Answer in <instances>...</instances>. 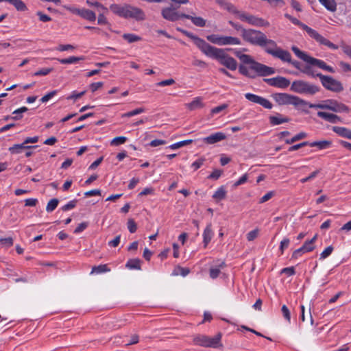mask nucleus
I'll list each match as a JSON object with an SVG mask.
<instances>
[{
    "instance_id": "9b49d317",
    "label": "nucleus",
    "mask_w": 351,
    "mask_h": 351,
    "mask_svg": "<svg viewBox=\"0 0 351 351\" xmlns=\"http://www.w3.org/2000/svg\"><path fill=\"white\" fill-rule=\"evenodd\" d=\"M123 18L133 19L136 21H143L145 19V14L141 9L128 4H125V14Z\"/></svg>"
},
{
    "instance_id": "a878e982",
    "label": "nucleus",
    "mask_w": 351,
    "mask_h": 351,
    "mask_svg": "<svg viewBox=\"0 0 351 351\" xmlns=\"http://www.w3.org/2000/svg\"><path fill=\"white\" fill-rule=\"evenodd\" d=\"M225 265V263L223 261H221L218 265L212 266L209 269L210 277L212 279L217 278L221 273V269H223Z\"/></svg>"
},
{
    "instance_id": "72a5a7b5",
    "label": "nucleus",
    "mask_w": 351,
    "mask_h": 351,
    "mask_svg": "<svg viewBox=\"0 0 351 351\" xmlns=\"http://www.w3.org/2000/svg\"><path fill=\"white\" fill-rule=\"evenodd\" d=\"M208 336L204 335H197L193 337V341L195 345L206 347V341Z\"/></svg>"
},
{
    "instance_id": "58836bf2",
    "label": "nucleus",
    "mask_w": 351,
    "mask_h": 351,
    "mask_svg": "<svg viewBox=\"0 0 351 351\" xmlns=\"http://www.w3.org/2000/svg\"><path fill=\"white\" fill-rule=\"evenodd\" d=\"M188 108L191 110L202 108L203 106L202 99L200 97H195L191 103L187 104Z\"/></svg>"
},
{
    "instance_id": "393cba45",
    "label": "nucleus",
    "mask_w": 351,
    "mask_h": 351,
    "mask_svg": "<svg viewBox=\"0 0 351 351\" xmlns=\"http://www.w3.org/2000/svg\"><path fill=\"white\" fill-rule=\"evenodd\" d=\"M269 119V123L271 125H278L289 121V118L284 117L280 114H277L275 116H270Z\"/></svg>"
},
{
    "instance_id": "5701e85b",
    "label": "nucleus",
    "mask_w": 351,
    "mask_h": 351,
    "mask_svg": "<svg viewBox=\"0 0 351 351\" xmlns=\"http://www.w3.org/2000/svg\"><path fill=\"white\" fill-rule=\"evenodd\" d=\"M317 116L332 123H336L340 121V118L337 115L326 112L319 111Z\"/></svg>"
},
{
    "instance_id": "f3484780",
    "label": "nucleus",
    "mask_w": 351,
    "mask_h": 351,
    "mask_svg": "<svg viewBox=\"0 0 351 351\" xmlns=\"http://www.w3.org/2000/svg\"><path fill=\"white\" fill-rule=\"evenodd\" d=\"M226 138V136L221 132H218L210 134L202 139L203 142L207 144H215Z\"/></svg>"
},
{
    "instance_id": "774afa93",
    "label": "nucleus",
    "mask_w": 351,
    "mask_h": 351,
    "mask_svg": "<svg viewBox=\"0 0 351 351\" xmlns=\"http://www.w3.org/2000/svg\"><path fill=\"white\" fill-rule=\"evenodd\" d=\"M341 47L342 51H343V53L345 54H346L348 56H349L350 58H351V46L343 43L341 45Z\"/></svg>"
},
{
    "instance_id": "052dcab7",
    "label": "nucleus",
    "mask_w": 351,
    "mask_h": 351,
    "mask_svg": "<svg viewBox=\"0 0 351 351\" xmlns=\"http://www.w3.org/2000/svg\"><path fill=\"white\" fill-rule=\"evenodd\" d=\"M56 94H57V90L51 91V92L48 93L47 94H46L45 95H44L40 99V101L42 103H45V102L48 101L50 99H51L53 96H55Z\"/></svg>"
},
{
    "instance_id": "7c9ffc66",
    "label": "nucleus",
    "mask_w": 351,
    "mask_h": 351,
    "mask_svg": "<svg viewBox=\"0 0 351 351\" xmlns=\"http://www.w3.org/2000/svg\"><path fill=\"white\" fill-rule=\"evenodd\" d=\"M319 2L328 11L334 12L337 10L335 0H318Z\"/></svg>"
},
{
    "instance_id": "c756f323",
    "label": "nucleus",
    "mask_w": 351,
    "mask_h": 351,
    "mask_svg": "<svg viewBox=\"0 0 351 351\" xmlns=\"http://www.w3.org/2000/svg\"><path fill=\"white\" fill-rule=\"evenodd\" d=\"M36 146L25 145V143L15 144L12 147H10L8 150L12 154H17L22 152L23 149H30L35 147Z\"/></svg>"
},
{
    "instance_id": "5fc2aeb1",
    "label": "nucleus",
    "mask_w": 351,
    "mask_h": 351,
    "mask_svg": "<svg viewBox=\"0 0 351 351\" xmlns=\"http://www.w3.org/2000/svg\"><path fill=\"white\" fill-rule=\"evenodd\" d=\"M77 200L76 199H73L70 202H69L67 204H66L65 205H64L61 209L63 210V211H67V210H70L73 208H74L75 206H76V204H77Z\"/></svg>"
},
{
    "instance_id": "7ed1b4c3",
    "label": "nucleus",
    "mask_w": 351,
    "mask_h": 351,
    "mask_svg": "<svg viewBox=\"0 0 351 351\" xmlns=\"http://www.w3.org/2000/svg\"><path fill=\"white\" fill-rule=\"evenodd\" d=\"M291 21L294 25H298L302 29L305 30L308 35L319 45L327 46L328 48L334 50L338 49V46L337 45L331 43L329 40L322 36L318 32L302 23L298 19L292 17V19H291Z\"/></svg>"
},
{
    "instance_id": "1a4fd4ad",
    "label": "nucleus",
    "mask_w": 351,
    "mask_h": 351,
    "mask_svg": "<svg viewBox=\"0 0 351 351\" xmlns=\"http://www.w3.org/2000/svg\"><path fill=\"white\" fill-rule=\"evenodd\" d=\"M319 77L322 86L327 90L332 92L339 93L343 90V86L341 82L334 79L330 76L324 75L322 73L316 74Z\"/></svg>"
},
{
    "instance_id": "ea45409f",
    "label": "nucleus",
    "mask_w": 351,
    "mask_h": 351,
    "mask_svg": "<svg viewBox=\"0 0 351 351\" xmlns=\"http://www.w3.org/2000/svg\"><path fill=\"white\" fill-rule=\"evenodd\" d=\"M9 3L14 5L18 11H25L27 10V6L21 0H9Z\"/></svg>"
},
{
    "instance_id": "c85d7f7f",
    "label": "nucleus",
    "mask_w": 351,
    "mask_h": 351,
    "mask_svg": "<svg viewBox=\"0 0 351 351\" xmlns=\"http://www.w3.org/2000/svg\"><path fill=\"white\" fill-rule=\"evenodd\" d=\"M110 10L115 14L123 18L125 14V4L120 5L113 3L110 5Z\"/></svg>"
},
{
    "instance_id": "412c9836",
    "label": "nucleus",
    "mask_w": 351,
    "mask_h": 351,
    "mask_svg": "<svg viewBox=\"0 0 351 351\" xmlns=\"http://www.w3.org/2000/svg\"><path fill=\"white\" fill-rule=\"evenodd\" d=\"M181 16L185 19H190L193 25L199 27L206 26V21L201 16H195L186 14H181Z\"/></svg>"
},
{
    "instance_id": "aec40b11",
    "label": "nucleus",
    "mask_w": 351,
    "mask_h": 351,
    "mask_svg": "<svg viewBox=\"0 0 351 351\" xmlns=\"http://www.w3.org/2000/svg\"><path fill=\"white\" fill-rule=\"evenodd\" d=\"M214 235V232L212 230V225L211 223L207 224L206 227L205 228L202 237H203V243H204V247L206 248L208 245V244L210 242L213 237Z\"/></svg>"
},
{
    "instance_id": "680f3d73",
    "label": "nucleus",
    "mask_w": 351,
    "mask_h": 351,
    "mask_svg": "<svg viewBox=\"0 0 351 351\" xmlns=\"http://www.w3.org/2000/svg\"><path fill=\"white\" fill-rule=\"evenodd\" d=\"M63 8L69 11L70 12H71L72 14H76V15H78L79 16V13H80V8H78L75 6H73V5H63Z\"/></svg>"
},
{
    "instance_id": "ddd939ff",
    "label": "nucleus",
    "mask_w": 351,
    "mask_h": 351,
    "mask_svg": "<svg viewBox=\"0 0 351 351\" xmlns=\"http://www.w3.org/2000/svg\"><path fill=\"white\" fill-rule=\"evenodd\" d=\"M251 69L254 71V73L261 76L270 75L274 74L276 72L275 69L257 62L252 63Z\"/></svg>"
},
{
    "instance_id": "6e6d98bb",
    "label": "nucleus",
    "mask_w": 351,
    "mask_h": 351,
    "mask_svg": "<svg viewBox=\"0 0 351 351\" xmlns=\"http://www.w3.org/2000/svg\"><path fill=\"white\" fill-rule=\"evenodd\" d=\"M258 232H259V230L258 228H256V229L249 232L246 236L247 241H254L258 237Z\"/></svg>"
},
{
    "instance_id": "79ce46f5",
    "label": "nucleus",
    "mask_w": 351,
    "mask_h": 351,
    "mask_svg": "<svg viewBox=\"0 0 351 351\" xmlns=\"http://www.w3.org/2000/svg\"><path fill=\"white\" fill-rule=\"evenodd\" d=\"M307 136V134L304 132H301L297 134H295L294 136H293L291 138H289V139H286L285 140V143L287 144H292L298 141H300L301 139H303L304 138H306Z\"/></svg>"
},
{
    "instance_id": "473e14b6",
    "label": "nucleus",
    "mask_w": 351,
    "mask_h": 351,
    "mask_svg": "<svg viewBox=\"0 0 351 351\" xmlns=\"http://www.w3.org/2000/svg\"><path fill=\"white\" fill-rule=\"evenodd\" d=\"M317 239V235L315 234L311 240L306 241L302 245L303 250L306 253L310 252L315 249L314 243Z\"/></svg>"
},
{
    "instance_id": "49530a36",
    "label": "nucleus",
    "mask_w": 351,
    "mask_h": 351,
    "mask_svg": "<svg viewBox=\"0 0 351 351\" xmlns=\"http://www.w3.org/2000/svg\"><path fill=\"white\" fill-rule=\"evenodd\" d=\"M223 10H227L228 12L231 13V14H235L237 15V16H238L239 13V10L236 8V6L234 5H233L232 3L228 2V4L225 6V8H223Z\"/></svg>"
},
{
    "instance_id": "4468645a",
    "label": "nucleus",
    "mask_w": 351,
    "mask_h": 351,
    "mask_svg": "<svg viewBox=\"0 0 351 351\" xmlns=\"http://www.w3.org/2000/svg\"><path fill=\"white\" fill-rule=\"evenodd\" d=\"M264 81L269 85L280 88H286L290 85V81L285 77L278 76L265 78Z\"/></svg>"
},
{
    "instance_id": "09e8293b",
    "label": "nucleus",
    "mask_w": 351,
    "mask_h": 351,
    "mask_svg": "<svg viewBox=\"0 0 351 351\" xmlns=\"http://www.w3.org/2000/svg\"><path fill=\"white\" fill-rule=\"evenodd\" d=\"M127 141V138L125 136H117L114 138L111 142L110 145L113 146H118L119 145H122L125 143Z\"/></svg>"
},
{
    "instance_id": "f8f14e48",
    "label": "nucleus",
    "mask_w": 351,
    "mask_h": 351,
    "mask_svg": "<svg viewBox=\"0 0 351 351\" xmlns=\"http://www.w3.org/2000/svg\"><path fill=\"white\" fill-rule=\"evenodd\" d=\"M245 97L248 101L254 104H258L266 109H271L273 107V105L269 100L259 95L247 93L245 94Z\"/></svg>"
},
{
    "instance_id": "de8ad7c7",
    "label": "nucleus",
    "mask_w": 351,
    "mask_h": 351,
    "mask_svg": "<svg viewBox=\"0 0 351 351\" xmlns=\"http://www.w3.org/2000/svg\"><path fill=\"white\" fill-rule=\"evenodd\" d=\"M223 10H227L228 12L231 13V14H235L237 15V16H238L239 13V10L236 8V6L234 5H233L232 3L228 2V4L225 6V8H223Z\"/></svg>"
},
{
    "instance_id": "4d7b16f0",
    "label": "nucleus",
    "mask_w": 351,
    "mask_h": 351,
    "mask_svg": "<svg viewBox=\"0 0 351 351\" xmlns=\"http://www.w3.org/2000/svg\"><path fill=\"white\" fill-rule=\"evenodd\" d=\"M53 71L52 68H43L34 73V76L47 75Z\"/></svg>"
},
{
    "instance_id": "c03bdc74",
    "label": "nucleus",
    "mask_w": 351,
    "mask_h": 351,
    "mask_svg": "<svg viewBox=\"0 0 351 351\" xmlns=\"http://www.w3.org/2000/svg\"><path fill=\"white\" fill-rule=\"evenodd\" d=\"M58 199L56 198H53L49 200V202L47 203V205L46 206V210L48 213H51L53 211L58 205Z\"/></svg>"
},
{
    "instance_id": "f03ea898",
    "label": "nucleus",
    "mask_w": 351,
    "mask_h": 351,
    "mask_svg": "<svg viewBox=\"0 0 351 351\" xmlns=\"http://www.w3.org/2000/svg\"><path fill=\"white\" fill-rule=\"evenodd\" d=\"M273 98L278 105H293L304 111H306L308 105V101L287 93H276L273 95Z\"/></svg>"
},
{
    "instance_id": "8fccbe9b",
    "label": "nucleus",
    "mask_w": 351,
    "mask_h": 351,
    "mask_svg": "<svg viewBox=\"0 0 351 351\" xmlns=\"http://www.w3.org/2000/svg\"><path fill=\"white\" fill-rule=\"evenodd\" d=\"M333 251V247L330 245L328 246L321 254L319 256L320 260H323L328 257Z\"/></svg>"
},
{
    "instance_id": "864d4df0",
    "label": "nucleus",
    "mask_w": 351,
    "mask_h": 351,
    "mask_svg": "<svg viewBox=\"0 0 351 351\" xmlns=\"http://www.w3.org/2000/svg\"><path fill=\"white\" fill-rule=\"evenodd\" d=\"M239 58L242 62L249 64L250 65H252V63L256 62L252 60L250 56L247 54H241V56H239Z\"/></svg>"
},
{
    "instance_id": "0e129e2a",
    "label": "nucleus",
    "mask_w": 351,
    "mask_h": 351,
    "mask_svg": "<svg viewBox=\"0 0 351 351\" xmlns=\"http://www.w3.org/2000/svg\"><path fill=\"white\" fill-rule=\"evenodd\" d=\"M204 160V158H199L191 164V167L193 168L195 171L197 170L203 165Z\"/></svg>"
},
{
    "instance_id": "a18cd8bd",
    "label": "nucleus",
    "mask_w": 351,
    "mask_h": 351,
    "mask_svg": "<svg viewBox=\"0 0 351 351\" xmlns=\"http://www.w3.org/2000/svg\"><path fill=\"white\" fill-rule=\"evenodd\" d=\"M145 112V108H136L132 111L128 112L126 113H124L121 115V117H131L137 114H139L141 113H143Z\"/></svg>"
},
{
    "instance_id": "6e6552de",
    "label": "nucleus",
    "mask_w": 351,
    "mask_h": 351,
    "mask_svg": "<svg viewBox=\"0 0 351 351\" xmlns=\"http://www.w3.org/2000/svg\"><path fill=\"white\" fill-rule=\"evenodd\" d=\"M265 34L255 29H242V37L244 40L252 45L261 47L265 41Z\"/></svg>"
},
{
    "instance_id": "a19ab883",
    "label": "nucleus",
    "mask_w": 351,
    "mask_h": 351,
    "mask_svg": "<svg viewBox=\"0 0 351 351\" xmlns=\"http://www.w3.org/2000/svg\"><path fill=\"white\" fill-rule=\"evenodd\" d=\"M192 142H193V140H191V139L184 140V141H181L175 143L173 144H171L168 147L171 149L175 150V149H179L182 147L191 144Z\"/></svg>"
},
{
    "instance_id": "2eb2a0df",
    "label": "nucleus",
    "mask_w": 351,
    "mask_h": 351,
    "mask_svg": "<svg viewBox=\"0 0 351 351\" xmlns=\"http://www.w3.org/2000/svg\"><path fill=\"white\" fill-rule=\"evenodd\" d=\"M182 33L186 36L187 37L192 39L195 43V45L198 47V49L204 53L207 50L208 47L210 45L208 43H206L204 39L199 38L197 36H195L191 32H189L186 30L182 31Z\"/></svg>"
},
{
    "instance_id": "dca6fc26",
    "label": "nucleus",
    "mask_w": 351,
    "mask_h": 351,
    "mask_svg": "<svg viewBox=\"0 0 351 351\" xmlns=\"http://www.w3.org/2000/svg\"><path fill=\"white\" fill-rule=\"evenodd\" d=\"M161 14L164 19L170 21H176L183 18L181 14H180L176 10L172 7H168L162 9Z\"/></svg>"
},
{
    "instance_id": "20e7f679",
    "label": "nucleus",
    "mask_w": 351,
    "mask_h": 351,
    "mask_svg": "<svg viewBox=\"0 0 351 351\" xmlns=\"http://www.w3.org/2000/svg\"><path fill=\"white\" fill-rule=\"evenodd\" d=\"M291 50L298 58L306 62V63L311 65L316 66L328 72L332 73H335V69L332 66L327 65L324 61L310 56L306 52L301 51L296 46H293L291 47Z\"/></svg>"
},
{
    "instance_id": "bf43d9fd",
    "label": "nucleus",
    "mask_w": 351,
    "mask_h": 351,
    "mask_svg": "<svg viewBox=\"0 0 351 351\" xmlns=\"http://www.w3.org/2000/svg\"><path fill=\"white\" fill-rule=\"evenodd\" d=\"M281 274H285L287 275L288 276H293L295 274V268L294 267H285L281 269L280 271Z\"/></svg>"
},
{
    "instance_id": "f704fd0d",
    "label": "nucleus",
    "mask_w": 351,
    "mask_h": 351,
    "mask_svg": "<svg viewBox=\"0 0 351 351\" xmlns=\"http://www.w3.org/2000/svg\"><path fill=\"white\" fill-rule=\"evenodd\" d=\"M125 267L130 269H141V261L138 258L130 259Z\"/></svg>"
},
{
    "instance_id": "bb28decb",
    "label": "nucleus",
    "mask_w": 351,
    "mask_h": 351,
    "mask_svg": "<svg viewBox=\"0 0 351 351\" xmlns=\"http://www.w3.org/2000/svg\"><path fill=\"white\" fill-rule=\"evenodd\" d=\"M331 145L332 141L328 140L308 142V145L312 147H317L319 150L328 149L331 146Z\"/></svg>"
},
{
    "instance_id": "4c0bfd02",
    "label": "nucleus",
    "mask_w": 351,
    "mask_h": 351,
    "mask_svg": "<svg viewBox=\"0 0 351 351\" xmlns=\"http://www.w3.org/2000/svg\"><path fill=\"white\" fill-rule=\"evenodd\" d=\"M226 191L224 186H220L213 195V197L217 200H221L226 197Z\"/></svg>"
},
{
    "instance_id": "39448f33",
    "label": "nucleus",
    "mask_w": 351,
    "mask_h": 351,
    "mask_svg": "<svg viewBox=\"0 0 351 351\" xmlns=\"http://www.w3.org/2000/svg\"><path fill=\"white\" fill-rule=\"evenodd\" d=\"M308 108L330 110L335 112H348L349 110L347 106L334 99L326 100L322 104H311L308 102Z\"/></svg>"
},
{
    "instance_id": "4be33fe9",
    "label": "nucleus",
    "mask_w": 351,
    "mask_h": 351,
    "mask_svg": "<svg viewBox=\"0 0 351 351\" xmlns=\"http://www.w3.org/2000/svg\"><path fill=\"white\" fill-rule=\"evenodd\" d=\"M272 56L280 59L282 62H291V53L288 51L282 49L280 47L277 51H276Z\"/></svg>"
},
{
    "instance_id": "338daca9",
    "label": "nucleus",
    "mask_w": 351,
    "mask_h": 351,
    "mask_svg": "<svg viewBox=\"0 0 351 351\" xmlns=\"http://www.w3.org/2000/svg\"><path fill=\"white\" fill-rule=\"evenodd\" d=\"M341 47L342 51H343V53L345 54H346L348 56H349L350 58H351V46L343 43L341 45Z\"/></svg>"
},
{
    "instance_id": "e433bc0d",
    "label": "nucleus",
    "mask_w": 351,
    "mask_h": 351,
    "mask_svg": "<svg viewBox=\"0 0 351 351\" xmlns=\"http://www.w3.org/2000/svg\"><path fill=\"white\" fill-rule=\"evenodd\" d=\"M84 60V58L83 56L80 57H75V56H71L68 58H64V59H58V62L61 64H74L80 60Z\"/></svg>"
},
{
    "instance_id": "3c124183",
    "label": "nucleus",
    "mask_w": 351,
    "mask_h": 351,
    "mask_svg": "<svg viewBox=\"0 0 351 351\" xmlns=\"http://www.w3.org/2000/svg\"><path fill=\"white\" fill-rule=\"evenodd\" d=\"M85 93H86L85 90L80 92V93L75 90V91H73L70 95L66 97V99L67 100H71V99L76 100V99L80 98L81 97H82Z\"/></svg>"
},
{
    "instance_id": "f257e3e1",
    "label": "nucleus",
    "mask_w": 351,
    "mask_h": 351,
    "mask_svg": "<svg viewBox=\"0 0 351 351\" xmlns=\"http://www.w3.org/2000/svg\"><path fill=\"white\" fill-rule=\"evenodd\" d=\"M204 54L217 60L221 65L231 71H235L237 68V61L227 54L223 49L210 45Z\"/></svg>"
},
{
    "instance_id": "37998d69",
    "label": "nucleus",
    "mask_w": 351,
    "mask_h": 351,
    "mask_svg": "<svg viewBox=\"0 0 351 351\" xmlns=\"http://www.w3.org/2000/svg\"><path fill=\"white\" fill-rule=\"evenodd\" d=\"M123 38L127 40L129 43H135L141 40L140 36L134 34H124L123 35Z\"/></svg>"
},
{
    "instance_id": "9d476101",
    "label": "nucleus",
    "mask_w": 351,
    "mask_h": 351,
    "mask_svg": "<svg viewBox=\"0 0 351 351\" xmlns=\"http://www.w3.org/2000/svg\"><path fill=\"white\" fill-rule=\"evenodd\" d=\"M237 18L241 21L246 22L250 25L257 27H267L269 25V22L262 18L256 17L254 15L247 14L245 12L240 11Z\"/></svg>"
},
{
    "instance_id": "603ef678",
    "label": "nucleus",
    "mask_w": 351,
    "mask_h": 351,
    "mask_svg": "<svg viewBox=\"0 0 351 351\" xmlns=\"http://www.w3.org/2000/svg\"><path fill=\"white\" fill-rule=\"evenodd\" d=\"M289 243H290V240L289 238H284L281 241V242L280 243V247H279V250L280 251L281 254H283L284 250L289 247Z\"/></svg>"
},
{
    "instance_id": "b1692460",
    "label": "nucleus",
    "mask_w": 351,
    "mask_h": 351,
    "mask_svg": "<svg viewBox=\"0 0 351 351\" xmlns=\"http://www.w3.org/2000/svg\"><path fill=\"white\" fill-rule=\"evenodd\" d=\"M332 131L341 137L351 139V130L347 128L334 126Z\"/></svg>"
},
{
    "instance_id": "13d9d810",
    "label": "nucleus",
    "mask_w": 351,
    "mask_h": 351,
    "mask_svg": "<svg viewBox=\"0 0 351 351\" xmlns=\"http://www.w3.org/2000/svg\"><path fill=\"white\" fill-rule=\"evenodd\" d=\"M275 192L271 191L267 192L265 195H264L259 200L260 204H263L264 202H267L273 196H274Z\"/></svg>"
},
{
    "instance_id": "a211bd4d",
    "label": "nucleus",
    "mask_w": 351,
    "mask_h": 351,
    "mask_svg": "<svg viewBox=\"0 0 351 351\" xmlns=\"http://www.w3.org/2000/svg\"><path fill=\"white\" fill-rule=\"evenodd\" d=\"M221 334L218 333L213 337L208 336L206 341V348H219L223 346L221 343Z\"/></svg>"
},
{
    "instance_id": "69168bd1",
    "label": "nucleus",
    "mask_w": 351,
    "mask_h": 351,
    "mask_svg": "<svg viewBox=\"0 0 351 351\" xmlns=\"http://www.w3.org/2000/svg\"><path fill=\"white\" fill-rule=\"evenodd\" d=\"M128 228L130 232L134 233L136 231L137 226L133 219H129L128 221Z\"/></svg>"
},
{
    "instance_id": "e2e57ef3",
    "label": "nucleus",
    "mask_w": 351,
    "mask_h": 351,
    "mask_svg": "<svg viewBox=\"0 0 351 351\" xmlns=\"http://www.w3.org/2000/svg\"><path fill=\"white\" fill-rule=\"evenodd\" d=\"M223 171L220 169H215L208 177V179L217 180L220 178Z\"/></svg>"
},
{
    "instance_id": "0eeeda50",
    "label": "nucleus",
    "mask_w": 351,
    "mask_h": 351,
    "mask_svg": "<svg viewBox=\"0 0 351 351\" xmlns=\"http://www.w3.org/2000/svg\"><path fill=\"white\" fill-rule=\"evenodd\" d=\"M206 39L211 43L219 46L241 45V40L239 38L230 36H221L213 34L208 35Z\"/></svg>"
},
{
    "instance_id": "423d86ee",
    "label": "nucleus",
    "mask_w": 351,
    "mask_h": 351,
    "mask_svg": "<svg viewBox=\"0 0 351 351\" xmlns=\"http://www.w3.org/2000/svg\"><path fill=\"white\" fill-rule=\"evenodd\" d=\"M291 90L299 94L315 95L319 90V88L313 84L303 80H295L291 85Z\"/></svg>"
},
{
    "instance_id": "cd10ccee",
    "label": "nucleus",
    "mask_w": 351,
    "mask_h": 351,
    "mask_svg": "<svg viewBox=\"0 0 351 351\" xmlns=\"http://www.w3.org/2000/svg\"><path fill=\"white\" fill-rule=\"evenodd\" d=\"M79 16L89 21H95L96 19L95 13L86 8H80Z\"/></svg>"
},
{
    "instance_id": "c9c22d12",
    "label": "nucleus",
    "mask_w": 351,
    "mask_h": 351,
    "mask_svg": "<svg viewBox=\"0 0 351 351\" xmlns=\"http://www.w3.org/2000/svg\"><path fill=\"white\" fill-rule=\"evenodd\" d=\"M110 271V269L107 265H99L92 268L91 274H100L102 273L108 272Z\"/></svg>"
},
{
    "instance_id": "2f4dec72",
    "label": "nucleus",
    "mask_w": 351,
    "mask_h": 351,
    "mask_svg": "<svg viewBox=\"0 0 351 351\" xmlns=\"http://www.w3.org/2000/svg\"><path fill=\"white\" fill-rule=\"evenodd\" d=\"M239 72L245 76L250 77H254L255 73L253 70L251 69V65L249 66H246L244 65H240L239 68Z\"/></svg>"
},
{
    "instance_id": "6ab92c4d",
    "label": "nucleus",
    "mask_w": 351,
    "mask_h": 351,
    "mask_svg": "<svg viewBox=\"0 0 351 351\" xmlns=\"http://www.w3.org/2000/svg\"><path fill=\"white\" fill-rule=\"evenodd\" d=\"M261 47H263L266 53L271 56L280 48L274 40L268 39L267 36H265V41L263 42Z\"/></svg>"
}]
</instances>
